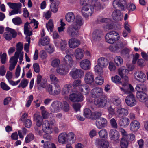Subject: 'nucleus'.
<instances>
[{"instance_id": "nucleus-1", "label": "nucleus", "mask_w": 148, "mask_h": 148, "mask_svg": "<svg viewBox=\"0 0 148 148\" xmlns=\"http://www.w3.org/2000/svg\"><path fill=\"white\" fill-rule=\"evenodd\" d=\"M92 96L95 98L94 104L98 107H104L107 104L108 99L107 97L103 95V89L99 87L95 88L91 91Z\"/></svg>"}, {"instance_id": "nucleus-2", "label": "nucleus", "mask_w": 148, "mask_h": 148, "mask_svg": "<svg viewBox=\"0 0 148 148\" xmlns=\"http://www.w3.org/2000/svg\"><path fill=\"white\" fill-rule=\"evenodd\" d=\"M91 1L89 0H80V4L83 6L82 8V13L85 18L91 16L93 13L94 8L91 5Z\"/></svg>"}, {"instance_id": "nucleus-3", "label": "nucleus", "mask_w": 148, "mask_h": 148, "mask_svg": "<svg viewBox=\"0 0 148 148\" xmlns=\"http://www.w3.org/2000/svg\"><path fill=\"white\" fill-rule=\"evenodd\" d=\"M24 33L26 35V39L28 43H25L24 45V49L26 52L28 53L29 51V45L30 43L31 38L30 37L32 34V32L30 31L29 27V23L28 22H26L24 25Z\"/></svg>"}, {"instance_id": "nucleus-4", "label": "nucleus", "mask_w": 148, "mask_h": 148, "mask_svg": "<svg viewBox=\"0 0 148 148\" xmlns=\"http://www.w3.org/2000/svg\"><path fill=\"white\" fill-rule=\"evenodd\" d=\"M106 40L109 43L112 44L119 39V35L115 31H112L108 33L105 36Z\"/></svg>"}, {"instance_id": "nucleus-5", "label": "nucleus", "mask_w": 148, "mask_h": 148, "mask_svg": "<svg viewBox=\"0 0 148 148\" xmlns=\"http://www.w3.org/2000/svg\"><path fill=\"white\" fill-rule=\"evenodd\" d=\"M47 90L49 93L52 95L55 96L60 94L61 92V88L58 84L54 83L53 85H49Z\"/></svg>"}, {"instance_id": "nucleus-6", "label": "nucleus", "mask_w": 148, "mask_h": 148, "mask_svg": "<svg viewBox=\"0 0 148 148\" xmlns=\"http://www.w3.org/2000/svg\"><path fill=\"white\" fill-rule=\"evenodd\" d=\"M54 124L52 121L45 120L42 124V129L44 132L46 134H50L53 132V126Z\"/></svg>"}, {"instance_id": "nucleus-7", "label": "nucleus", "mask_w": 148, "mask_h": 148, "mask_svg": "<svg viewBox=\"0 0 148 148\" xmlns=\"http://www.w3.org/2000/svg\"><path fill=\"white\" fill-rule=\"evenodd\" d=\"M70 75L73 79L81 78L84 75L83 70L80 69H73L69 73Z\"/></svg>"}, {"instance_id": "nucleus-8", "label": "nucleus", "mask_w": 148, "mask_h": 148, "mask_svg": "<svg viewBox=\"0 0 148 148\" xmlns=\"http://www.w3.org/2000/svg\"><path fill=\"white\" fill-rule=\"evenodd\" d=\"M5 31L7 32L4 33V37L6 40H10L12 37L15 38L16 37L17 32L14 29L7 27L5 28Z\"/></svg>"}, {"instance_id": "nucleus-9", "label": "nucleus", "mask_w": 148, "mask_h": 148, "mask_svg": "<svg viewBox=\"0 0 148 148\" xmlns=\"http://www.w3.org/2000/svg\"><path fill=\"white\" fill-rule=\"evenodd\" d=\"M79 28L78 26L75 25L69 26L67 30V32L69 36L71 37H77L79 34Z\"/></svg>"}, {"instance_id": "nucleus-10", "label": "nucleus", "mask_w": 148, "mask_h": 148, "mask_svg": "<svg viewBox=\"0 0 148 148\" xmlns=\"http://www.w3.org/2000/svg\"><path fill=\"white\" fill-rule=\"evenodd\" d=\"M134 79L138 82L143 83L146 80V77L145 75L142 71H137L134 73Z\"/></svg>"}, {"instance_id": "nucleus-11", "label": "nucleus", "mask_w": 148, "mask_h": 148, "mask_svg": "<svg viewBox=\"0 0 148 148\" xmlns=\"http://www.w3.org/2000/svg\"><path fill=\"white\" fill-rule=\"evenodd\" d=\"M62 107V103L59 101H56L52 103L50 107V110L52 112H57L60 111Z\"/></svg>"}, {"instance_id": "nucleus-12", "label": "nucleus", "mask_w": 148, "mask_h": 148, "mask_svg": "<svg viewBox=\"0 0 148 148\" xmlns=\"http://www.w3.org/2000/svg\"><path fill=\"white\" fill-rule=\"evenodd\" d=\"M125 101L126 104L131 107L134 106L137 103L136 98L133 94L127 95L126 97Z\"/></svg>"}, {"instance_id": "nucleus-13", "label": "nucleus", "mask_w": 148, "mask_h": 148, "mask_svg": "<svg viewBox=\"0 0 148 148\" xmlns=\"http://www.w3.org/2000/svg\"><path fill=\"white\" fill-rule=\"evenodd\" d=\"M107 120L103 117H100L97 119L95 122L97 127L99 129L105 127L107 125Z\"/></svg>"}, {"instance_id": "nucleus-14", "label": "nucleus", "mask_w": 148, "mask_h": 148, "mask_svg": "<svg viewBox=\"0 0 148 148\" xmlns=\"http://www.w3.org/2000/svg\"><path fill=\"white\" fill-rule=\"evenodd\" d=\"M123 79V82L121 85L123 86L122 87L120 86V88L122 91L125 94H128L130 93V91H129V89L126 90L125 87L128 86V82L129 79L127 75L124 76L123 77H121Z\"/></svg>"}, {"instance_id": "nucleus-15", "label": "nucleus", "mask_w": 148, "mask_h": 148, "mask_svg": "<svg viewBox=\"0 0 148 148\" xmlns=\"http://www.w3.org/2000/svg\"><path fill=\"white\" fill-rule=\"evenodd\" d=\"M113 5L114 8L118 7L121 10H123L126 6V2L125 0H114Z\"/></svg>"}, {"instance_id": "nucleus-16", "label": "nucleus", "mask_w": 148, "mask_h": 148, "mask_svg": "<svg viewBox=\"0 0 148 148\" xmlns=\"http://www.w3.org/2000/svg\"><path fill=\"white\" fill-rule=\"evenodd\" d=\"M126 45V44H124L122 42H119L117 43L111 45L109 48L111 51L115 52L120 49H122Z\"/></svg>"}, {"instance_id": "nucleus-17", "label": "nucleus", "mask_w": 148, "mask_h": 148, "mask_svg": "<svg viewBox=\"0 0 148 148\" xmlns=\"http://www.w3.org/2000/svg\"><path fill=\"white\" fill-rule=\"evenodd\" d=\"M128 110L127 109L122 108L121 105L117 108V110L116 112L117 117L121 118L124 116H126L128 115Z\"/></svg>"}, {"instance_id": "nucleus-18", "label": "nucleus", "mask_w": 148, "mask_h": 148, "mask_svg": "<svg viewBox=\"0 0 148 148\" xmlns=\"http://www.w3.org/2000/svg\"><path fill=\"white\" fill-rule=\"evenodd\" d=\"M80 44V40L76 38H71L68 41L69 47L72 49H75L78 47Z\"/></svg>"}, {"instance_id": "nucleus-19", "label": "nucleus", "mask_w": 148, "mask_h": 148, "mask_svg": "<svg viewBox=\"0 0 148 148\" xmlns=\"http://www.w3.org/2000/svg\"><path fill=\"white\" fill-rule=\"evenodd\" d=\"M95 144L98 148H108L109 146L108 141L98 138L96 139Z\"/></svg>"}, {"instance_id": "nucleus-20", "label": "nucleus", "mask_w": 148, "mask_h": 148, "mask_svg": "<svg viewBox=\"0 0 148 148\" xmlns=\"http://www.w3.org/2000/svg\"><path fill=\"white\" fill-rule=\"evenodd\" d=\"M140 126V123L138 121L133 120L130 123V130L132 132H136L139 129Z\"/></svg>"}, {"instance_id": "nucleus-21", "label": "nucleus", "mask_w": 148, "mask_h": 148, "mask_svg": "<svg viewBox=\"0 0 148 148\" xmlns=\"http://www.w3.org/2000/svg\"><path fill=\"white\" fill-rule=\"evenodd\" d=\"M69 98L71 101L73 102H80L83 99V95L81 94H72L70 95Z\"/></svg>"}, {"instance_id": "nucleus-22", "label": "nucleus", "mask_w": 148, "mask_h": 148, "mask_svg": "<svg viewBox=\"0 0 148 148\" xmlns=\"http://www.w3.org/2000/svg\"><path fill=\"white\" fill-rule=\"evenodd\" d=\"M110 138L112 140L116 141L119 140L120 134L119 132L116 130L111 129L109 132Z\"/></svg>"}, {"instance_id": "nucleus-23", "label": "nucleus", "mask_w": 148, "mask_h": 148, "mask_svg": "<svg viewBox=\"0 0 148 148\" xmlns=\"http://www.w3.org/2000/svg\"><path fill=\"white\" fill-rule=\"evenodd\" d=\"M69 71V68L65 65L60 66L56 69L57 73L61 75H66L68 73Z\"/></svg>"}, {"instance_id": "nucleus-24", "label": "nucleus", "mask_w": 148, "mask_h": 148, "mask_svg": "<svg viewBox=\"0 0 148 148\" xmlns=\"http://www.w3.org/2000/svg\"><path fill=\"white\" fill-rule=\"evenodd\" d=\"M102 36V32L101 30H95L92 33V39L95 41H98L101 40Z\"/></svg>"}, {"instance_id": "nucleus-25", "label": "nucleus", "mask_w": 148, "mask_h": 148, "mask_svg": "<svg viewBox=\"0 0 148 148\" xmlns=\"http://www.w3.org/2000/svg\"><path fill=\"white\" fill-rule=\"evenodd\" d=\"M94 77L93 73L90 72H88L85 74L84 81L85 83L90 84L94 81Z\"/></svg>"}, {"instance_id": "nucleus-26", "label": "nucleus", "mask_w": 148, "mask_h": 148, "mask_svg": "<svg viewBox=\"0 0 148 148\" xmlns=\"http://www.w3.org/2000/svg\"><path fill=\"white\" fill-rule=\"evenodd\" d=\"M84 54V50L81 48H77L74 51V55L76 60L81 59Z\"/></svg>"}, {"instance_id": "nucleus-27", "label": "nucleus", "mask_w": 148, "mask_h": 148, "mask_svg": "<svg viewBox=\"0 0 148 148\" xmlns=\"http://www.w3.org/2000/svg\"><path fill=\"white\" fill-rule=\"evenodd\" d=\"M97 63L102 67L105 68L107 66L109 63V61L106 58L102 57L97 59Z\"/></svg>"}, {"instance_id": "nucleus-28", "label": "nucleus", "mask_w": 148, "mask_h": 148, "mask_svg": "<svg viewBox=\"0 0 148 148\" xmlns=\"http://www.w3.org/2000/svg\"><path fill=\"white\" fill-rule=\"evenodd\" d=\"M90 61L88 59L83 60L80 62V67L82 69L84 70L89 69L90 68Z\"/></svg>"}, {"instance_id": "nucleus-29", "label": "nucleus", "mask_w": 148, "mask_h": 148, "mask_svg": "<svg viewBox=\"0 0 148 148\" xmlns=\"http://www.w3.org/2000/svg\"><path fill=\"white\" fill-rule=\"evenodd\" d=\"M112 17L114 20L116 21L121 20L123 18L120 11L118 10H115L113 12Z\"/></svg>"}, {"instance_id": "nucleus-30", "label": "nucleus", "mask_w": 148, "mask_h": 148, "mask_svg": "<svg viewBox=\"0 0 148 148\" xmlns=\"http://www.w3.org/2000/svg\"><path fill=\"white\" fill-rule=\"evenodd\" d=\"M72 92V87L70 84H66L64 85L62 90V93L63 95H66Z\"/></svg>"}, {"instance_id": "nucleus-31", "label": "nucleus", "mask_w": 148, "mask_h": 148, "mask_svg": "<svg viewBox=\"0 0 148 148\" xmlns=\"http://www.w3.org/2000/svg\"><path fill=\"white\" fill-rule=\"evenodd\" d=\"M130 122V120L128 118L124 117L120 120L119 124L121 126L126 127L129 125Z\"/></svg>"}, {"instance_id": "nucleus-32", "label": "nucleus", "mask_w": 148, "mask_h": 148, "mask_svg": "<svg viewBox=\"0 0 148 148\" xmlns=\"http://www.w3.org/2000/svg\"><path fill=\"white\" fill-rule=\"evenodd\" d=\"M79 89L82 92H84L86 95H87L90 92V89L88 85L84 84L79 86Z\"/></svg>"}, {"instance_id": "nucleus-33", "label": "nucleus", "mask_w": 148, "mask_h": 148, "mask_svg": "<svg viewBox=\"0 0 148 148\" xmlns=\"http://www.w3.org/2000/svg\"><path fill=\"white\" fill-rule=\"evenodd\" d=\"M65 18L66 20L68 22H72L75 20V15L73 12H69L66 14Z\"/></svg>"}, {"instance_id": "nucleus-34", "label": "nucleus", "mask_w": 148, "mask_h": 148, "mask_svg": "<svg viewBox=\"0 0 148 148\" xmlns=\"http://www.w3.org/2000/svg\"><path fill=\"white\" fill-rule=\"evenodd\" d=\"M66 136L67 134L65 132L60 134L58 137V142L60 143L64 144L65 142L67 141Z\"/></svg>"}, {"instance_id": "nucleus-35", "label": "nucleus", "mask_w": 148, "mask_h": 148, "mask_svg": "<svg viewBox=\"0 0 148 148\" xmlns=\"http://www.w3.org/2000/svg\"><path fill=\"white\" fill-rule=\"evenodd\" d=\"M136 96L139 101L142 102L145 101V100L146 99V94L143 92H137Z\"/></svg>"}, {"instance_id": "nucleus-36", "label": "nucleus", "mask_w": 148, "mask_h": 148, "mask_svg": "<svg viewBox=\"0 0 148 148\" xmlns=\"http://www.w3.org/2000/svg\"><path fill=\"white\" fill-rule=\"evenodd\" d=\"M129 72L128 70L123 68H120L118 70V74L121 77L127 75L129 73Z\"/></svg>"}, {"instance_id": "nucleus-37", "label": "nucleus", "mask_w": 148, "mask_h": 148, "mask_svg": "<svg viewBox=\"0 0 148 148\" xmlns=\"http://www.w3.org/2000/svg\"><path fill=\"white\" fill-rule=\"evenodd\" d=\"M75 23L76 26H78L79 28L82 25L83 23V20L82 17L79 15H77L76 16Z\"/></svg>"}, {"instance_id": "nucleus-38", "label": "nucleus", "mask_w": 148, "mask_h": 148, "mask_svg": "<svg viewBox=\"0 0 148 148\" xmlns=\"http://www.w3.org/2000/svg\"><path fill=\"white\" fill-rule=\"evenodd\" d=\"M59 4V3L58 1L54 2L51 3L50 8L52 12L56 13L57 11Z\"/></svg>"}, {"instance_id": "nucleus-39", "label": "nucleus", "mask_w": 148, "mask_h": 148, "mask_svg": "<svg viewBox=\"0 0 148 148\" xmlns=\"http://www.w3.org/2000/svg\"><path fill=\"white\" fill-rule=\"evenodd\" d=\"M136 90L137 92H144L146 90V87L145 85L143 84H138L136 87Z\"/></svg>"}, {"instance_id": "nucleus-40", "label": "nucleus", "mask_w": 148, "mask_h": 148, "mask_svg": "<svg viewBox=\"0 0 148 148\" xmlns=\"http://www.w3.org/2000/svg\"><path fill=\"white\" fill-rule=\"evenodd\" d=\"M91 5L93 6V7L94 6H95L98 10L103 8V6L101 4L100 2L97 1V0H95V2L93 1H91ZM93 8H94V7Z\"/></svg>"}, {"instance_id": "nucleus-41", "label": "nucleus", "mask_w": 148, "mask_h": 148, "mask_svg": "<svg viewBox=\"0 0 148 148\" xmlns=\"http://www.w3.org/2000/svg\"><path fill=\"white\" fill-rule=\"evenodd\" d=\"M34 118L35 120L36 125L38 127H40L43 121L42 117L40 115H37L35 116Z\"/></svg>"}, {"instance_id": "nucleus-42", "label": "nucleus", "mask_w": 148, "mask_h": 148, "mask_svg": "<svg viewBox=\"0 0 148 148\" xmlns=\"http://www.w3.org/2000/svg\"><path fill=\"white\" fill-rule=\"evenodd\" d=\"M17 52L15 53L14 56L11 57L10 58L9 62L10 64L16 65L19 58V56L17 55Z\"/></svg>"}, {"instance_id": "nucleus-43", "label": "nucleus", "mask_w": 148, "mask_h": 148, "mask_svg": "<svg viewBox=\"0 0 148 148\" xmlns=\"http://www.w3.org/2000/svg\"><path fill=\"white\" fill-rule=\"evenodd\" d=\"M100 138L105 139L108 136V133L107 130L105 129L101 130L99 132Z\"/></svg>"}, {"instance_id": "nucleus-44", "label": "nucleus", "mask_w": 148, "mask_h": 148, "mask_svg": "<svg viewBox=\"0 0 148 148\" xmlns=\"http://www.w3.org/2000/svg\"><path fill=\"white\" fill-rule=\"evenodd\" d=\"M67 43L65 40H61L60 42V49L62 51H65L67 48Z\"/></svg>"}, {"instance_id": "nucleus-45", "label": "nucleus", "mask_w": 148, "mask_h": 148, "mask_svg": "<svg viewBox=\"0 0 148 148\" xmlns=\"http://www.w3.org/2000/svg\"><path fill=\"white\" fill-rule=\"evenodd\" d=\"M84 114L87 118H90L92 117V113L89 109L86 108L84 110Z\"/></svg>"}, {"instance_id": "nucleus-46", "label": "nucleus", "mask_w": 148, "mask_h": 148, "mask_svg": "<svg viewBox=\"0 0 148 148\" xmlns=\"http://www.w3.org/2000/svg\"><path fill=\"white\" fill-rule=\"evenodd\" d=\"M7 4L9 6L10 8L12 9H14L17 8L22 7V5L21 3H12L9 2L7 3Z\"/></svg>"}, {"instance_id": "nucleus-47", "label": "nucleus", "mask_w": 148, "mask_h": 148, "mask_svg": "<svg viewBox=\"0 0 148 148\" xmlns=\"http://www.w3.org/2000/svg\"><path fill=\"white\" fill-rule=\"evenodd\" d=\"M12 21L13 23L17 25H19L22 23V21L19 17L17 16L13 18Z\"/></svg>"}, {"instance_id": "nucleus-48", "label": "nucleus", "mask_w": 148, "mask_h": 148, "mask_svg": "<svg viewBox=\"0 0 148 148\" xmlns=\"http://www.w3.org/2000/svg\"><path fill=\"white\" fill-rule=\"evenodd\" d=\"M128 143V141L125 139L122 138L120 142V146L121 148H127Z\"/></svg>"}, {"instance_id": "nucleus-49", "label": "nucleus", "mask_w": 148, "mask_h": 148, "mask_svg": "<svg viewBox=\"0 0 148 148\" xmlns=\"http://www.w3.org/2000/svg\"><path fill=\"white\" fill-rule=\"evenodd\" d=\"M21 7L17 8L14 9H13L10 12L9 15L10 16L17 14L18 13L21 14Z\"/></svg>"}, {"instance_id": "nucleus-50", "label": "nucleus", "mask_w": 148, "mask_h": 148, "mask_svg": "<svg viewBox=\"0 0 148 148\" xmlns=\"http://www.w3.org/2000/svg\"><path fill=\"white\" fill-rule=\"evenodd\" d=\"M111 80L113 82L118 84L119 85H121L122 84V82L121 81V78L118 75H116L114 77H111Z\"/></svg>"}, {"instance_id": "nucleus-51", "label": "nucleus", "mask_w": 148, "mask_h": 148, "mask_svg": "<svg viewBox=\"0 0 148 148\" xmlns=\"http://www.w3.org/2000/svg\"><path fill=\"white\" fill-rule=\"evenodd\" d=\"M49 41L50 39L47 36H46L41 39L40 41H39V42H40L41 44L43 46H45L49 44Z\"/></svg>"}, {"instance_id": "nucleus-52", "label": "nucleus", "mask_w": 148, "mask_h": 148, "mask_svg": "<svg viewBox=\"0 0 148 148\" xmlns=\"http://www.w3.org/2000/svg\"><path fill=\"white\" fill-rule=\"evenodd\" d=\"M44 148H56L55 144L49 142L47 141L44 144Z\"/></svg>"}, {"instance_id": "nucleus-53", "label": "nucleus", "mask_w": 148, "mask_h": 148, "mask_svg": "<svg viewBox=\"0 0 148 148\" xmlns=\"http://www.w3.org/2000/svg\"><path fill=\"white\" fill-rule=\"evenodd\" d=\"M34 136L32 134L30 133L28 134L25 138V143H27L30 142L34 139Z\"/></svg>"}, {"instance_id": "nucleus-54", "label": "nucleus", "mask_w": 148, "mask_h": 148, "mask_svg": "<svg viewBox=\"0 0 148 148\" xmlns=\"http://www.w3.org/2000/svg\"><path fill=\"white\" fill-rule=\"evenodd\" d=\"M104 68L97 64L95 67V70L98 74H101L103 73V69Z\"/></svg>"}, {"instance_id": "nucleus-55", "label": "nucleus", "mask_w": 148, "mask_h": 148, "mask_svg": "<svg viewBox=\"0 0 148 148\" xmlns=\"http://www.w3.org/2000/svg\"><path fill=\"white\" fill-rule=\"evenodd\" d=\"M16 51L15 52H17V54L19 56V54L22 53L21 51L23 49V46L21 42L18 43L16 45Z\"/></svg>"}, {"instance_id": "nucleus-56", "label": "nucleus", "mask_w": 148, "mask_h": 148, "mask_svg": "<svg viewBox=\"0 0 148 148\" xmlns=\"http://www.w3.org/2000/svg\"><path fill=\"white\" fill-rule=\"evenodd\" d=\"M95 83L98 85H101L104 82V79L101 77H97L95 79Z\"/></svg>"}, {"instance_id": "nucleus-57", "label": "nucleus", "mask_w": 148, "mask_h": 148, "mask_svg": "<svg viewBox=\"0 0 148 148\" xmlns=\"http://www.w3.org/2000/svg\"><path fill=\"white\" fill-rule=\"evenodd\" d=\"M46 26L47 29L48 30L49 29L50 31H52L53 28V24L52 20L50 19L47 23L46 24Z\"/></svg>"}, {"instance_id": "nucleus-58", "label": "nucleus", "mask_w": 148, "mask_h": 148, "mask_svg": "<svg viewBox=\"0 0 148 148\" xmlns=\"http://www.w3.org/2000/svg\"><path fill=\"white\" fill-rule=\"evenodd\" d=\"M102 113L99 112H95L92 113V117L93 119H97L99 118L101 116Z\"/></svg>"}, {"instance_id": "nucleus-59", "label": "nucleus", "mask_w": 148, "mask_h": 148, "mask_svg": "<svg viewBox=\"0 0 148 148\" xmlns=\"http://www.w3.org/2000/svg\"><path fill=\"white\" fill-rule=\"evenodd\" d=\"M114 61L118 66L121 65L123 62L122 59L120 56H116L115 58Z\"/></svg>"}, {"instance_id": "nucleus-60", "label": "nucleus", "mask_w": 148, "mask_h": 148, "mask_svg": "<svg viewBox=\"0 0 148 148\" xmlns=\"http://www.w3.org/2000/svg\"><path fill=\"white\" fill-rule=\"evenodd\" d=\"M62 108L63 110L65 112H68L69 110V104L66 101L64 102L62 104Z\"/></svg>"}, {"instance_id": "nucleus-61", "label": "nucleus", "mask_w": 148, "mask_h": 148, "mask_svg": "<svg viewBox=\"0 0 148 148\" xmlns=\"http://www.w3.org/2000/svg\"><path fill=\"white\" fill-rule=\"evenodd\" d=\"M108 19L103 18L102 17L98 16L97 18V22L98 23H102L107 22L108 21Z\"/></svg>"}, {"instance_id": "nucleus-62", "label": "nucleus", "mask_w": 148, "mask_h": 148, "mask_svg": "<svg viewBox=\"0 0 148 148\" xmlns=\"http://www.w3.org/2000/svg\"><path fill=\"white\" fill-rule=\"evenodd\" d=\"M110 125L112 128L116 129L118 127L117 122L115 119L113 118L110 121Z\"/></svg>"}, {"instance_id": "nucleus-63", "label": "nucleus", "mask_w": 148, "mask_h": 148, "mask_svg": "<svg viewBox=\"0 0 148 148\" xmlns=\"http://www.w3.org/2000/svg\"><path fill=\"white\" fill-rule=\"evenodd\" d=\"M1 62L2 64H5L7 61V54L6 53H4L0 57Z\"/></svg>"}, {"instance_id": "nucleus-64", "label": "nucleus", "mask_w": 148, "mask_h": 148, "mask_svg": "<svg viewBox=\"0 0 148 148\" xmlns=\"http://www.w3.org/2000/svg\"><path fill=\"white\" fill-rule=\"evenodd\" d=\"M60 64V61L59 59H56L53 60L51 62L52 66L56 67L58 66Z\"/></svg>"}]
</instances>
